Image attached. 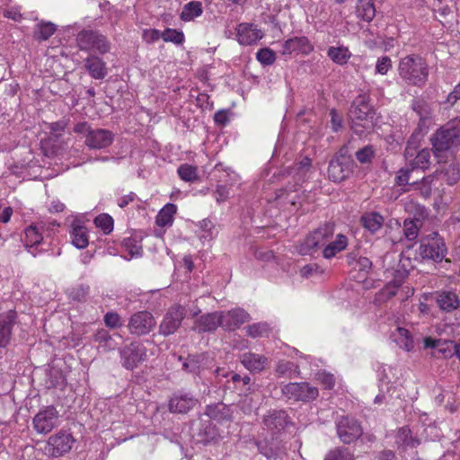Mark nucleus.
Returning a JSON list of instances; mask_svg holds the SVG:
<instances>
[{"instance_id":"nucleus-1","label":"nucleus","mask_w":460,"mask_h":460,"mask_svg":"<svg viewBox=\"0 0 460 460\" xmlns=\"http://www.w3.org/2000/svg\"><path fill=\"white\" fill-rule=\"evenodd\" d=\"M400 77L409 85L423 87L429 77V66L418 55H408L398 65Z\"/></svg>"},{"instance_id":"nucleus-2","label":"nucleus","mask_w":460,"mask_h":460,"mask_svg":"<svg viewBox=\"0 0 460 460\" xmlns=\"http://www.w3.org/2000/svg\"><path fill=\"white\" fill-rule=\"evenodd\" d=\"M369 101L370 97L367 94H359L355 98L349 111L351 128L358 135H362L374 127L375 111Z\"/></svg>"},{"instance_id":"nucleus-3","label":"nucleus","mask_w":460,"mask_h":460,"mask_svg":"<svg viewBox=\"0 0 460 460\" xmlns=\"http://www.w3.org/2000/svg\"><path fill=\"white\" fill-rule=\"evenodd\" d=\"M431 141L434 155L440 164V154L460 144V119H455L441 127L433 135Z\"/></svg>"},{"instance_id":"nucleus-4","label":"nucleus","mask_w":460,"mask_h":460,"mask_svg":"<svg viewBox=\"0 0 460 460\" xmlns=\"http://www.w3.org/2000/svg\"><path fill=\"white\" fill-rule=\"evenodd\" d=\"M75 40L77 47L83 51H94L103 55L111 49L108 39L96 31L83 30L76 35Z\"/></svg>"},{"instance_id":"nucleus-5","label":"nucleus","mask_w":460,"mask_h":460,"mask_svg":"<svg viewBox=\"0 0 460 460\" xmlns=\"http://www.w3.org/2000/svg\"><path fill=\"white\" fill-rule=\"evenodd\" d=\"M420 254L423 259L441 262L447 254L444 239L436 232L425 236L420 245Z\"/></svg>"},{"instance_id":"nucleus-6","label":"nucleus","mask_w":460,"mask_h":460,"mask_svg":"<svg viewBox=\"0 0 460 460\" xmlns=\"http://www.w3.org/2000/svg\"><path fill=\"white\" fill-rule=\"evenodd\" d=\"M119 358L124 368L133 370L146 359L147 349L141 341H133L119 349Z\"/></svg>"},{"instance_id":"nucleus-7","label":"nucleus","mask_w":460,"mask_h":460,"mask_svg":"<svg viewBox=\"0 0 460 460\" xmlns=\"http://www.w3.org/2000/svg\"><path fill=\"white\" fill-rule=\"evenodd\" d=\"M337 436L344 444H350L363 434L360 423L353 417L339 416L335 419Z\"/></svg>"},{"instance_id":"nucleus-8","label":"nucleus","mask_w":460,"mask_h":460,"mask_svg":"<svg viewBox=\"0 0 460 460\" xmlns=\"http://www.w3.org/2000/svg\"><path fill=\"white\" fill-rule=\"evenodd\" d=\"M155 326L156 321L152 313L139 311L129 317L127 328L131 335L141 337L150 333Z\"/></svg>"},{"instance_id":"nucleus-9","label":"nucleus","mask_w":460,"mask_h":460,"mask_svg":"<svg viewBox=\"0 0 460 460\" xmlns=\"http://www.w3.org/2000/svg\"><path fill=\"white\" fill-rule=\"evenodd\" d=\"M281 393L288 400L310 402L317 398L318 389L306 382L289 383L281 386Z\"/></svg>"},{"instance_id":"nucleus-10","label":"nucleus","mask_w":460,"mask_h":460,"mask_svg":"<svg viewBox=\"0 0 460 460\" xmlns=\"http://www.w3.org/2000/svg\"><path fill=\"white\" fill-rule=\"evenodd\" d=\"M355 163L350 156L339 155L333 157L328 166V178L333 182H341L353 172Z\"/></svg>"},{"instance_id":"nucleus-11","label":"nucleus","mask_w":460,"mask_h":460,"mask_svg":"<svg viewBox=\"0 0 460 460\" xmlns=\"http://www.w3.org/2000/svg\"><path fill=\"white\" fill-rule=\"evenodd\" d=\"M333 229L330 226L319 227L310 234L299 246V253L302 255H312L321 246H323L327 240L332 235Z\"/></svg>"},{"instance_id":"nucleus-12","label":"nucleus","mask_w":460,"mask_h":460,"mask_svg":"<svg viewBox=\"0 0 460 460\" xmlns=\"http://www.w3.org/2000/svg\"><path fill=\"white\" fill-rule=\"evenodd\" d=\"M59 413L55 406L49 405L40 410L34 416L32 423L35 430L39 434H48L58 425Z\"/></svg>"},{"instance_id":"nucleus-13","label":"nucleus","mask_w":460,"mask_h":460,"mask_svg":"<svg viewBox=\"0 0 460 460\" xmlns=\"http://www.w3.org/2000/svg\"><path fill=\"white\" fill-rule=\"evenodd\" d=\"M75 443V438L67 430H59L50 436L47 442V450L54 456L58 457L68 453Z\"/></svg>"},{"instance_id":"nucleus-14","label":"nucleus","mask_w":460,"mask_h":460,"mask_svg":"<svg viewBox=\"0 0 460 460\" xmlns=\"http://www.w3.org/2000/svg\"><path fill=\"white\" fill-rule=\"evenodd\" d=\"M184 315L185 313L182 306L175 305L170 307L159 325V333L165 337L173 334L181 326Z\"/></svg>"},{"instance_id":"nucleus-15","label":"nucleus","mask_w":460,"mask_h":460,"mask_svg":"<svg viewBox=\"0 0 460 460\" xmlns=\"http://www.w3.org/2000/svg\"><path fill=\"white\" fill-rule=\"evenodd\" d=\"M404 156L412 169L426 170L429 167L430 150L423 148L420 151L416 152V146L411 141H408L407 143Z\"/></svg>"},{"instance_id":"nucleus-16","label":"nucleus","mask_w":460,"mask_h":460,"mask_svg":"<svg viewBox=\"0 0 460 460\" xmlns=\"http://www.w3.org/2000/svg\"><path fill=\"white\" fill-rule=\"evenodd\" d=\"M114 140L111 131L104 128H93L85 135L84 144L90 149H103L110 146Z\"/></svg>"},{"instance_id":"nucleus-17","label":"nucleus","mask_w":460,"mask_h":460,"mask_svg":"<svg viewBox=\"0 0 460 460\" xmlns=\"http://www.w3.org/2000/svg\"><path fill=\"white\" fill-rule=\"evenodd\" d=\"M264 426L272 433L284 430L291 423L288 413L283 410H271L263 418Z\"/></svg>"},{"instance_id":"nucleus-18","label":"nucleus","mask_w":460,"mask_h":460,"mask_svg":"<svg viewBox=\"0 0 460 460\" xmlns=\"http://www.w3.org/2000/svg\"><path fill=\"white\" fill-rule=\"evenodd\" d=\"M16 318L17 313L13 309L0 314V350L10 344Z\"/></svg>"},{"instance_id":"nucleus-19","label":"nucleus","mask_w":460,"mask_h":460,"mask_svg":"<svg viewBox=\"0 0 460 460\" xmlns=\"http://www.w3.org/2000/svg\"><path fill=\"white\" fill-rule=\"evenodd\" d=\"M263 32L253 23H240L236 28V40L241 45H252L262 39Z\"/></svg>"},{"instance_id":"nucleus-20","label":"nucleus","mask_w":460,"mask_h":460,"mask_svg":"<svg viewBox=\"0 0 460 460\" xmlns=\"http://www.w3.org/2000/svg\"><path fill=\"white\" fill-rule=\"evenodd\" d=\"M314 50V46L310 40L305 37H294L287 40L282 44V55H290L292 53L308 55Z\"/></svg>"},{"instance_id":"nucleus-21","label":"nucleus","mask_w":460,"mask_h":460,"mask_svg":"<svg viewBox=\"0 0 460 460\" xmlns=\"http://www.w3.org/2000/svg\"><path fill=\"white\" fill-rule=\"evenodd\" d=\"M223 328L226 330H235L240 325L250 321V314L243 308L237 307L226 312H221Z\"/></svg>"},{"instance_id":"nucleus-22","label":"nucleus","mask_w":460,"mask_h":460,"mask_svg":"<svg viewBox=\"0 0 460 460\" xmlns=\"http://www.w3.org/2000/svg\"><path fill=\"white\" fill-rule=\"evenodd\" d=\"M436 303L443 312L450 313L460 306L458 296L452 291H441L436 295Z\"/></svg>"},{"instance_id":"nucleus-23","label":"nucleus","mask_w":460,"mask_h":460,"mask_svg":"<svg viewBox=\"0 0 460 460\" xmlns=\"http://www.w3.org/2000/svg\"><path fill=\"white\" fill-rule=\"evenodd\" d=\"M241 362L251 372H261L269 364V359L263 355L247 352L242 355Z\"/></svg>"},{"instance_id":"nucleus-24","label":"nucleus","mask_w":460,"mask_h":460,"mask_svg":"<svg viewBox=\"0 0 460 460\" xmlns=\"http://www.w3.org/2000/svg\"><path fill=\"white\" fill-rule=\"evenodd\" d=\"M84 67L94 79H103L107 75L106 63L99 57L92 55L84 59Z\"/></svg>"},{"instance_id":"nucleus-25","label":"nucleus","mask_w":460,"mask_h":460,"mask_svg":"<svg viewBox=\"0 0 460 460\" xmlns=\"http://www.w3.org/2000/svg\"><path fill=\"white\" fill-rule=\"evenodd\" d=\"M45 225L40 222L29 226L24 230L23 242L25 247L39 245L43 240Z\"/></svg>"},{"instance_id":"nucleus-26","label":"nucleus","mask_w":460,"mask_h":460,"mask_svg":"<svg viewBox=\"0 0 460 460\" xmlns=\"http://www.w3.org/2000/svg\"><path fill=\"white\" fill-rule=\"evenodd\" d=\"M70 231L71 242L77 249H84L88 246L89 239L87 229L79 221H74Z\"/></svg>"},{"instance_id":"nucleus-27","label":"nucleus","mask_w":460,"mask_h":460,"mask_svg":"<svg viewBox=\"0 0 460 460\" xmlns=\"http://www.w3.org/2000/svg\"><path fill=\"white\" fill-rule=\"evenodd\" d=\"M195 405V400L187 394H174L169 402V410L174 413H185Z\"/></svg>"},{"instance_id":"nucleus-28","label":"nucleus","mask_w":460,"mask_h":460,"mask_svg":"<svg viewBox=\"0 0 460 460\" xmlns=\"http://www.w3.org/2000/svg\"><path fill=\"white\" fill-rule=\"evenodd\" d=\"M93 341L98 343L99 348L105 352L114 350L118 346L114 335H111L109 331L103 328L98 329L93 334Z\"/></svg>"},{"instance_id":"nucleus-29","label":"nucleus","mask_w":460,"mask_h":460,"mask_svg":"<svg viewBox=\"0 0 460 460\" xmlns=\"http://www.w3.org/2000/svg\"><path fill=\"white\" fill-rule=\"evenodd\" d=\"M436 171H438V178L442 177L449 186L456 184L460 178L459 166L455 163L445 164Z\"/></svg>"},{"instance_id":"nucleus-30","label":"nucleus","mask_w":460,"mask_h":460,"mask_svg":"<svg viewBox=\"0 0 460 460\" xmlns=\"http://www.w3.org/2000/svg\"><path fill=\"white\" fill-rule=\"evenodd\" d=\"M384 217L377 212H366L362 215L360 222L364 228L371 234L376 233L384 225Z\"/></svg>"},{"instance_id":"nucleus-31","label":"nucleus","mask_w":460,"mask_h":460,"mask_svg":"<svg viewBox=\"0 0 460 460\" xmlns=\"http://www.w3.org/2000/svg\"><path fill=\"white\" fill-rule=\"evenodd\" d=\"M394 341L405 351H411L414 348V341L410 332L402 327H397L393 332Z\"/></svg>"},{"instance_id":"nucleus-32","label":"nucleus","mask_w":460,"mask_h":460,"mask_svg":"<svg viewBox=\"0 0 460 460\" xmlns=\"http://www.w3.org/2000/svg\"><path fill=\"white\" fill-rule=\"evenodd\" d=\"M177 212V207L172 203H167L157 214L155 222L158 226H172L173 216Z\"/></svg>"},{"instance_id":"nucleus-33","label":"nucleus","mask_w":460,"mask_h":460,"mask_svg":"<svg viewBox=\"0 0 460 460\" xmlns=\"http://www.w3.org/2000/svg\"><path fill=\"white\" fill-rule=\"evenodd\" d=\"M348 245V239L344 234H338L336 240L330 243L323 249V254L326 259L334 257L338 252L343 251Z\"/></svg>"},{"instance_id":"nucleus-34","label":"nucleus","mask_w":460,"mask_h":460,"mask_svg":"<svg viewBox=\"0 0 460 460\" xmlns=\"http://www.w3.org/2000/svg\"><path fill=\"white\" fill-rule=\"evenodd\" d=\"M357 15L365 22H371L376 15V8L372 0H358Z\"/></svg>"},{"instance_id":"nucleus-35","label":"nucleus","mask_w":460,"mask_h":460,"mask_svg":"<svg viewBox=\"0 0 460 460\" xmlns=\"http://www.w3.org/2000/svg\"><path fill=\"white\" fill-rule=\"evenodd\" d=\"M57 26L50 22H41L36 24L33 37L39 41L49 40L56 31Z\"/></svg>"},{"instance_id":"nucleus-36","label":"nucleus","mask_w":460,"mask_h":460,"mask_svg":"<svg viewBox=\"0 0 460 460\" xmlns=\"http://www.w3.org/2000/svg\"><path fill=\"white\" fill-rule=\"evenodd\" d=\"M328 57L338 65H344L351 57V53L347 47H330L327 51Z\"/></svg>"},{"instance_id":"nucleus-37","label":"nucleus","mask_w":460,"mask_h":460,"mask_svg":"<svg viewBox=\"0 0 460 460\" xmlns=\"http://www.w3.org/2000/svg\"><path fill=\"white\" fill-rule=\"evenodd\" d=\"M90 287L86 284H76L66 291L67 296L76 302H84L89 295Z\"/></svg>"},{"instance_id":"nucleus-38","label":"nucleus","mask_w":460,"mask_h":460,"mask_svg":"<svg viewBox=\"0 0 460 460\" xmlns=\"http://www.w3.org/2000/svg\"><path fill=\"white\" fill-rule=\"evenodd\" d=\"M412 109L420 117V122L421 124H425V122L429 120L432 117L433 110L430 104L423 100L415 101L412 104Z\"/></svg>"},{"instance_id":"nucleus-39","label":"nucleus","mask_w":460,"mask_h":460,"mask_svg":"<svg viewBox=\"0 0 460 460\" xmlns=\"http://www.w3.org/2000/svg\"><path fill=\"white\" fill-rule=\"evenodd\" d=\"M395 443L399 447H415L420 442L418 439L412 438L410 429L402 427L399 429L397 432Z\"/></svg>"},{"instance_id":"nucleus-40","label":"nucleus","mask_w":460,"mask_h":460,"mask_svg":"<svg viewBox=\"0 0 460 460\" xmlns=\"http://www.w3.org/2000/svg\"><path fill=\"white\" fill-rule=\"evenodd\" d=\"M421 226L422 222L419 218L405 219L403 223L404 236L410 241L415 240L419 235Z\"/></svg>"},{"instance_id":"nucleus-41","label":"nucleus","mask_w":460,"mask_h":460,"mask_svg":"<svg viewBox=\"0 0 460 460\" xmlns=\"http://www.w3.org/2000/svg\"><path fill=\"white\" fill-rule=\"evenodd\" d=\"M323 460H355V456L349 448L336 447L325 455Z\"/></svg>"},{"instance_id":"nucleus-42","label":"nucleus","mask_w":460,"mask_h":460,"mask_svg":"<svg viewBox=\"0 0 460 460\" xmlns=\"http://www.w3.org/2000/svg\"><path fill=\"white\" fill-rule=\"evenodd\" d=\"M201 13V4L198 1H191L186 4L181 11V19L185 22L193 20Z\"/></svg>"},{"instance_id":"nucleus-43","label":"nucleus","mask_w":460,"mask_h":460,"mask_svg":"<svg viewBox=\"0 0 460 460\" xmlns=\"http://www.w3.org/2000/svg\"><path fill=\"white\" fill-rule=\"evenodd\" d=\"M218 326L223 327L221 312H215L203 316V332L214 331Z\"/></svg>"},{"instance_id":"nucleus-44","label":"nucleus","mask_w":460,"mask_h":460,"mask_svg":"<svg viewBox=\"0 0 460 460\" xmlns=\"http://www.w3.org/2000/svg\"><path fill=\"white\" fill-rule=\"evenodd\" d=\"M436 179H438V171H435L434 173L423 177L420 183L413 182V184L418 186L417 189L424 198H429L431 195L432 183Z\"/></svg>"},{"instance_id":"nucleus-45","label":"nucleus","mask_w":460,"mask_h":460,"mask_svg":"<svg viewBox=\"0 0 460 460\" xmlns=\"http://www.w3.org/2000/svg\"><path fill=\"white\" fill-rule=\"evenodd\" d=\"M177 172L179 177L184 181L192 182L199 179L198 167L188 164L180 165Z\"/></svg>"},{"instance_id":"nucleus-46","label":"nucleus","mask_w":460,"mask_h":460,"mask_svg":"<svg viewBox=\"0 0 460 460\" xmlns=\"http://www.w3.org/2000/svg\"><path fill=\"white\" fill-rule=\"evenodd\" d=\"M247 335L255 339L268 336L270 328L266 323H256L246 327Z\"/></svg>"},{"instance_id":"nucleus-47","label":"nucleus","mask_w":460,"mask_h":460,"mask_svg":"<svg viewBox=\"0 0 460 460\" xmlns=\"http://www.w3.org/2000/svg\"><path fill=\"white\" fill-rule=\"evenodd\" d=\"M96 227L102 230L105 234H110L113 230V218L108 214H101L94 219Z\"/></svg>"},{"instance_id":"nucleus-48","label":"nucleus","mask_w":460,"mask_h":460,"mask_svg":"<svg viewBox=\"0 0 460 460\" xmlns=\"http://www.w3.org/2000/svg\"><path fill=\"white\" fill-rule=\"evenodd\" d=\"M162 39L165 42H172L176 45L182 44L184 41V34L182 31L175 29L167 28L162 31Z\"/></svg>"},{"instance_id":"nucleus-49","label":"nucleus","mask_w":460,"mask_h":460,"mask_svg":"<svg viewBox=\"0 0 460 460\" xmlns=\"http://www.w3.org/2000/svg\"><path fill=\"white\" fill-rule=\"evenodd\" d=\"M105 325L111 329H118L123 325V320L117 312H108L103 317Z\"/></svg>"},{"instance_id":"nucleus-50","label":"nucleus","mask_w":460,"mask_h":460,"mask_svg":"<svg viewBox=\"0 0 460 460\" xmlns=\"http://www.w3.org/2000/svg\"><path fill=\"white\" fill-rule=\"evenodd\" d=\"M256 58L264 66L272 65L276 60L275 52L269 48L260 49L256 54Z\"/></svg>"},{"instance_id":"nucleus-51","label":"nucleus","mask_w":460,"mask_h":460,"mask_svg":"<svg viewBox=\"0 0 460 460\" xmlns=\"http://www.w3.org/2000/svg\"><path fill=\"white\" fill-rule=\"evenodd\" d=\"M399 288H396V285L389 282L386 284L378 293L377 299L380 302H386L392 297H394L398 293Z\"/></svg>"},{"instance_id":"nucleus-52","label":"nucleus","mask_w":460,"mask_h":460,"mask_svg":"<svg viewBox=\"0 0 460 460\" xmlns=\"http://www.w3.org/2000/svg\"><path fill=\"white\" fill-rule=\"evenodd\" d=\"M183 368L190 373L199 376L201 372V365L199 357H188L186 361L183 363Z\"/></svg>"},{"instance_id":"nucleus-53","label":"nucleus","mask_w":460,"mask_h":460,"mask_svg":"<svg viewBox=\"0 0 460 460\" xmlns=\"http://www.w3.org/2000/svg\"><path fill=\"white\" fill-rule=\"evenodd\" d=\"M259 451L269 460H275L280 454V449L275 448L267 443L260 442L257 444Z\"/></svg>"},{"instance_id":"nucleus-54","label":"nucleus","mask_w":460,"mask_h":460,"mask_svg":"<svg viewBox=\"0 0 460 460\" xmlns=\"http://www.w3.org/2000/svg\"><path fill=\"white\" fill-rule=\"evenodd\" d=\"M122 244L128 251L131 258L141 255L142 247L134 238H125Z\"/></svg>"},{"instance_id":"nucleus-55","label":"nucleus","mask_w":460,"mask_h":460,"mask_svg":"<svg viewBox=\"0 0 460 460\" xmlns=\"http://www.w3.org/2000/svg\"><path fill=\"white\" fill-rule=\"evenodd\" d=\"M374 157V149L371 146H367L356 152V158L362 164L371 161Z\"/></svg>"},{"instance_id":"nucleus-56","label":"nucleus","mask_w":460,"mask_h":460,"mask_svg":"<svg viewBox=\"0 0 460 460\" xmlns=\"http://www.w3.org/2000/svg\"><path fill=\"white\" fill-rule=\"evenodd\" d=\"M392 67L391 58L387 56L379 58L376 65V72L380 75H386L389 69Z\"/></svg>"},{"instance_id":"nucleus-57","label":"nucleus","mask_w":460,"mask_h":460,"mask_svg":"<svg viewBox=\"0 0 460 460\" xmlns=\"http://www.w3.org/2000/svg\"><path fill=\"white\" fill-rule=\"evenodd\" d=\"M317 379L324 385L326 389H332L335 385L333 375L326 372L317 374Z\"/></svg>"},{"instance_id":"nucleus-58","label":"nucleus","mask_w":460,"mask_h":460,"mask_svg":"<svg viewBox=\"0 0 460 460\" xmlns=\"http://www.w3.org/2000/svg\"><path fill=\"white\" fill-rule=\"evenodd\" d=\"M162 38V31L157 29L145 30L143 32V39L147 43H154Z\"/></svg>"},{"instance_id":"nucleus-59","label":"nucleus","mask_w":460,"mask_h":460,"mask_svg":"<svg viewBox=\"0 0 460 460\" xmlns=\"http://www.w3.org/2000/svg\"><path fill=\"white\" fill-rule=\"evenodd\" d=\"M67 123L65 120H58L49 124L50 133L56 134L57 137L60 136L66 128Z\"/></svg>"},{"instance_id":"nucleus-60","label":"nucleus","mask_w":460,"mask_h":460,"mask_svg":"<svg viewBox=\"0 0 460 460\" xmlns=\"http://www.w3.org/2000/svg\"><path fill=\"white\" fill-rule=\"evenodd\" d=\"M411 171L407 169H401L395 177V182L398 186H404L410 184Z\"/></svg>"},{"instance_id":"nucleus-61","label":"nucleus","mask_w":460,"mask_h":460,"mask_svg":"<svg viewBox=\"0 0 460 460\" xmlns=\"http://www.w3.org/2000/svg\"><path fill=\"white\" fill-rule=\"evenodd\" d=\"M332 128L337 132L342 127V118L337 113L336 110L332 109L330 111Z\"/></svg>"},{"instance_id":"nucleus-62","label":"nucleus","mask_w":460,"mask_h":460,"mask_svg":"<svg viewBox=\"0 0 460 460\" xmlns=\"http://www.w3.org/2000/svg\"><path fill=\"white\" fill-rule=\"evenodd\" d=\"M294 364L290 361H279L276 367V372L279 376H284L288 371H291Z\"/></svg>"},{"instance_id":"nucleus-63","label":"nucleus","mask_w":460,"mask_h":460,"mask_svg":"<svg viewBox=\"0 0 460 460\" xmlns=\"http://www.w3.org/2000/svg\"><path fill=\"white\" fill-rule=\"evenodd\" d=\"M408 273L406 270H396L394 278L392 281H390L392 284L396 285V288H401L404 279H406Z\"/></svg>"},{"instance_id":"nucleus-64","label":"nucleus","mask_w":460,"mask_h":460,"mask_svg":"<svg viewBox=\"0 0 460 460\" xmlns=\"http://www.w3.org/2000/svg\"><path fill=\"white\" fill-rule=\"evenodd\" d=\"M92 129L93 128L86 121L78 122L74 127V131L76 134H84V136L88 134V132L91 131Z\"/></svg>"}]
</instances>
